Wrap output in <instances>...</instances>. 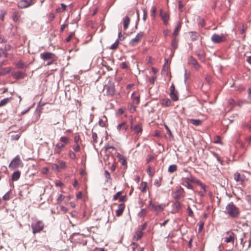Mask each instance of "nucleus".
I'll return each mask as SVG.
<instances>
[{"instance_id":"nucleus-40","label":"nucleus","mask_w":251,"mask_h":251,"mask_svg":"<svg viewBox=\"0 0 251 251\" xmlns=\"http://www.w3.org/2000/svg\"><path fill=\"white\" fill-rule=\"evenodd\" d=\"M190 34H191L190 36L192 40L195 41L198 39L199 36L196 32H191Z\"/></svg>"},{"instance_id":"nucleus-7","label":"nucleus","mask_w":251,"mask_h":251,"mask_svg":"<svg viewBox=\"0 0 251 251\" xmlns=\"http://www.w3.org/2000/svg\"><path fill=\"white\" fill-rule=\"evenodd\" d=\"M44 227V224L41 221H37L33 226H32V232L33 233H38L41 231Z\"/></svg>"},{"instance_id":"nucleus-5","label":"nucleus","mask_w":251,"mask_h":251,"mask_svg":"<svg viewBox=\"0 0 251 251\" xmlns=\"http://www.w3.org/2000/svg\"><path fill=\"white\" fill-rule=\"evenodd\" d=\"M211 40L212 42L215 44H219L224 42L226 40V35L223 34L221 35L214 34L211 36Z\"/></svg>"},{"instance_id":"nucleus-1","label":"nucleus","mask_w":251,"mask_h":251,"mask_svg":"<svg viewBox=\"0 0 251 251\" xmlns=\"http://www.w3.org/2000/svg\"><path fill=\"white\" fill-rule=\"evenodd\" d=\"M226 213L232 218L238 217L240 212L239 209L233 203L228 204L226 207Z\"/></svg>"},{"instance_id":"nucleus-51","label":"nucleus","mask_w":251,"mask_h":251,"mask_svg":"<svg viewBox=\"0 0 251 251\" xmlns=\"http://www.w3.org/2000/svg\"><path fill=\"white\" fill-rule=\"evenodd\" d=\"M122 192V191L118 192L114 196H113V200L116 201L118 198H120Z\"/></svg>"},{"instance_id":"nucleus-35","label":"nucleus","mask_w":251,"mask_h":251,"mask_svg":"<svg viewBox=\"0 0 251 251\" xmlns=\"http://www.w3.org/2000/svg\"><path fill=\"white\" fill-rule=\"evenodd\" d=\"M10 100H11V98H4L3 100H2L0 101V107L5 105L6 104H7L10 101Z\"/></svg>"},{"instance_id":"nucleus-31","label":"nucleus","mask_w":251,"mask_h":251,"mask_svg":"<svg viewBox=\"0 0 251 251\" xmlns=\"http://www.w3.org/2000/svg\"><path fill=\"white\" fill-rule=\"evenodd\" d=\"M147 187H148V183H147V182H142L141 184H140V189L141 190V191L142 192L145 193L147 191Z\"/></svg>"},{"instance_id":"nucleus-3","label":"nucleus","mask_w":251,"mask_h":251,"mask_svg":"<svg viewBox=\"0 0 251 251\" xmlns=\"http://www.w3.org/2000/svg\"><path fill=\"white\" fill-rule=\"evenodd\" d=\"M23 166V163L19 155H17L14 158L12 159L11 163L9 165V168L15 169Z\"/></svg>"},{"instance_id":"nucleus-52","label":"nucleus","mask_w":251,"mask_h":251,"mask_svg":"<svg viewBox=\"0 0 251 251\" xmlns=\"http://www.w3.org/2000/svg\"><path fill=\"white\" fill-rule=\"evenodd\" d=\"M92 139L94 143H97L98 142V136L96 133L93 132L92 131Z\"/></svg>"},{"instance_id":"nucleus-49","label":"nucleus","mask_w":251,"mask_h":251,"mask_svg":"<svg viewBox=\"0 0 251 251\" xmlns=\"http://www.w3.org/2000/svg\"><path fill=\"white\" fill-rule=\"evenodd\" d=\"M65 196L62 194H59L57 199V203H60L64 199Z\"/></svg>"},{"instance_id":"nucleus-15","label":"nucleus","mask_w":251,"mask_h":251,"mask_svg":"<svg viewBox=\"0 0 251 251\" xmlns=\"http://www.w3.org/2000/svg\"><path fill=\"white\" fill-rule=\"evenodd\" d=\"M131 129L134 131V133L137 135L141 134L143 131L142 126L141 124H139L135 126H131Z\"/></svg>"},{"instance_id":"nucleus-57","label":"nucleus","mask_w":251,"mask_h":251,"mask_svg":"<svg viewBox=\"0 0 251 251\" xmlns=\"http://www.w3.org/2000/svg\"><path fill=\"white\" fill-rule=\"evenodd\" d=\"M172 46L173 47L174 49H176L177 47V44L175 39H174L171 43Z\"/></svg>"},{"instance_id":"nucleus-62","label":"nucleus","mask_w":251,"mask_h":251,"mask_svg":"<svg viewBox=\"0 0 251 251\" xmlns=\"http://www.w3.org/2000/svg\"><path fill=\"white\" fill-rule=\"evenodd\" d=\"M80 140V137L79 135H75V137H74V142L75 143V144H78V142Z\"/></svg>"},{"instance_id":"nucleus-6","label":"nucleus","mask_w":251,"mask_h":251,"mask_svg":"<svg viewBox=\"0 0 251 251\" xmlns=\"http://www.w3.org/2000/svg\"><path fill=\"white\" fill-rule=\"evenodd\" d=\"M236 238L235 235L232 231H228L226 233V236L224 238V241L227 243H231L234 244V240Z\"/></svg>"},{"instance_id":"nucleus-54","label":"nucleus","mask_w":251,"mask_h":251,"mask_svg":"<svg viewBox=\"0 0 251 251\" xmlns=\"http://www.w3.org/2000/svg\"><path fill=\"white\" fill-rule=\"evenodd\" d=\"M147 173L148 175L151 177L153 176L154 173L151 171V167L150 166H148L147 168Z\"/></svg>"},{"instance_id":"nucleus-14","label":"nucleus","mask_w":251,"mask_h":251,"mask_svg":"<svg viewBox=\"0 0 251 251\" xmlns=\"http://www.w3.org/2000/svg\"><path fill=\"white\" fill-rule=\"evenodd\" d=\"M25 74L22 71H13L11 72V75L16 79H23L25 76Z\"/></svg>"},{"instance_id":"nucleus-38","label":"nucleus","mask_w":251,"mask_h":251,"mask_svg":"<svg viewBox=\"0 0 251 251\" xmlns=\"http://www.w3.org/2000/svg\"><path fill=\"white\" fill-rule=\"evenodd\" d=\"M119 44V41L118 40L116 41V42L109 47V49L112 50H116L118 48Z\"/></svg>"},{"instance_id":"nucleus-63","label":"nucleus","mask_w":251,"mask_h":251,"mask_svg":"<svg viewBox=\"0 0 251 251\" xmlns=\"http://www.w3.org/2000/svg\"><path fill=\"white\" fill-rule=\"evenodd\" d=\"M147 18V12L146 10H143V20L144 21H146Z\"/></svg>"},{"instance_id":"nucleus-56","label":"nucleus","mask_w":251,"mask_h":251,"mask_svg":"<svg viewBox=\"0 0 251 251\" xmlns=\"http://www.w3.org/2000/svg\"><path fill=\"white\" fill-rule=\"evenodd\" d=\"M7 40L4 38L2 35L0 34V43H5L7 42Z\"/></svg>"},{"instance_id":"nucleus-39","label":"nucleus","mask_w":251,"mask_h":251,"mask_svg":"<svg viewBox=\"0 0 251 251\" xmlns=\"http://www.w3.org/2000/svg\"><path fill=\"white\" fill-rule=\"evenodd\" d=\"M174 207L176 211H178L181 208V203H180V202L177 201L174 203Z\"/></svg>"},{"instance_id":"nucleus-32","label":"nucleus","mask_w":251,"mask_h":251,"mask_svg":"<svg viewBox=\"0 0 251 251\" xmlns=\"http://www.w3.org/2000/svg\"><path fill=\"white\" fill-rule=\"evenodd\" d=\"M189 122L191 124L198 126L201 124L202 121L199 119H190Z\"/></svg>"},{"instance_id":"nucleus-24","label":"nucleus","mask_w":251,"mask_h":251,"mask_svg":"<svg viewBox=\"0 0 251 251\" xmlns=\"http://www.w3.org/2000/svg\"><path fill=\"white\" fill-rule=\"evenodd\" d=\"M130 21V20L129 17L127 16H126L123 21L124 28L125 30H126L128 28Z\"/></svg>"},{"instance_id":"nucleus-21","label":"nucleus","mask_w":251,"mask_h":251,"mask_svg":"<svg viewBox=\"0 0 251 251\" xmlns=\"http://www.w3.org/2000/svg\"><path fill=\"white\" fill-rule=\"evenodd\" d=\"M188 180L193 182H194L198 185H200L202 189H203L204 191H205V186L204 184H202L200 180H196L194 178L191 177V178L188 177Z\"/></svg>"},{"instance_id":"nucleus-37","label":"nucleus","mask_w":251,"mask_h":251,"mask_svg":"<svg viewBox=\"0 0 251 251\" xmlns=\"http://www.w3.org/2000/svg\"><path fill=\"white\" fill-rule=\"evenodd\" d=\"M177 168L176 165H171L168 168V172L173 173L176 171Z\"/></svg>"},{"instance_id":"nucleus-42","label":"nucleus","mask_w":251,"mask_h":251,"mask_svg":"<svg viewBox=\"0 0 251 251\" xmlns=\"http://www.w3.org/2000/svg\"><path fill=\"white\" fill-rule=\"evenodd\" d=\"M16 65L17 68L20 69H23L26 67L25 64L24 63H23L22 61H19V62H18L16 64Z\"/></svg>"},{"instance_id":"nucleus-13","label":"nucleus","mask_w":251,"mask_h":251,"mask_svg":"<svg viewBox=\"0 0 251 251\" xmlns=\"http://www.w3.org/2000/svg\"><path fill=\"white\" fill-rule=\"evenodd\" d=\"M31 4V0H21L17 5L20 8H25L29 6Z\"/></svg>"},{"instance_id":"nucleus-64","label":"nucleus","mask_w":251,"mask_h":251,"mask_svg":"<svg viewBox=\"0 0 251 251\" xmlns=\"http://www.w3.org/2000/svg\"><path fill=\"white\" fill-rule=\"evenodd\" d=\"M187 210H188V211L189 215L190 216H191V217H193V215H194V213H193V212L192 210L191 209V208L190 207H188V208H187Z\"/></svg>"},{"instance_id":"nucleus-18","label":"nucleus","mask_w":251,"mask_h":251,"mask_svg":"<svg viewBox=\"0 0 251 251\" xmlns=\"http://www.w3.org/2000/svg\"><path fill=\"white\" fill-rule=\"evenodd\" d=\"M65 147L64 144H62L61 143H57L55 145V148L54 149V151L55 153L59 154L62 151V150Z\"/></svg>"},{"instance_id":"nucleus-9","label":"nucleus","mask_w":251,"mask_h":251,"mask_svg":"<svg viewBox=\"0 0 251 251\" xmlns=\"http://www.w3.org/2000/svg\"><path fill=\"white\" fill-rule=\"evenodd\" d=\"M106 94L107 96H113L115 92V86L113 83H108L105 86Z\"/></svg>"},{"instance_id":"nucleus-41","label":"nucleus","mask_w":251,"mask_h":251,"mask_svg":"<svg viewBox=\"0 0 251 251\" xmlns=\"http://www.w3.org/2000/svg\"><path fill=\"white\" fill-rule=\"evenodd\" d=\"M162 104L166 106H169L171 104V101L168 99H164L162 100Z\"/></svg>"},{"instance_id":"nucleus-27","label":"nucleus","mask_w":251,"mask_h":251,"mask_svg":"<svg viewBox=\"0 0 251 251\" xmlns=\"http://www.w3.org/2000/svg\"><path fill=\"white\" fill-rule=\"evenodd\" d=\"M59 141L62 143V144H64L65 146L70 143V139L66 136H62L60 138Z\"/></svg>"},{"instance_id":"nucleus-55","label":"nucleus","mask_w":251,"mask_h":251,"mask_svg":"<svg viewBox=\"0 0 251 251\" xmlns=\"http://www.w3.org/2000/svg\"><path fill=\"white\" fill-rule=\"evenodd\" d=\"M146 215V210L145 209H142L140 212L139 213V216L140 217H144Z\"/></svg>"},{"instance_id":"nucleus-59","label":"nucleus","mask_w":251,"mask_h":251,"mask_svg":"<svg viewBox=\"0 0 251 251\" xmlns=\"http://www.w3.org/2000/svg\"><path fill=\"white\" fill-rule=\"evenodd\" d=\"M6 12L4 10H1L0 11V18L1 19V20H3V18L4 17V15L5 14Z\"/></svg>"},{"instance_id":"nucleus-26","label":"nucleus","mask_w":251,"mask_h":251,"mask_svg":"<svg viewBox=\"0 0 251 251\" xmlns=\"http://www.w3.org/2000/svg\"><path fill=\"white\" fill-rule=\"evenodd\" d=\"M107 122V120L106 117L105 116H103V117L99 120V124L101 127H104L106 126Z\"/></svg>"},{"instance_id":"nucleus-60","label":"nucleus","mask_w":251,"mask_h":251,"mask_svg":"<svg viewBox=\"0 0 251 251\" xmlns=\"http://www.w3.org/2000/svg\"><path fill=\"white\" fill-rule=\"evenodd\" d=\"M120 66L122 69H127L128 67V65L126 62H122Z\"/></svg>"},{"instance_id":"nucleus-28","label":"nucleus","mask_w":251,"mask_h":251,"mask_svg":"<svg viewBox=\"0 0 251 251\" xmlns=\"http://www.w3.org/2000/svg\"><path fill=\"white\" fill-rule=\"evenodd\" d=\"M131 98L134 102L138 104L140 101V96L136 93H133L131 95Z\"/></svg>"},{"instance_id":"nucleus-58","label":"nucleus","mask_w":251,"mask_h":251,"mask_svg":"<svg viewBox=\"0 0 251 251\" xmlns=\"http://www.w3.org/2000/svg\"><path fill=\"white\" fill-rule=\"evenodd\" d=\"M164 126H165V128L166 129V130L167 131V133L169 134L170 136L172 137L173 136V134H172L171 130L169 128V127L166 125H165Z\"/></svg>"},{"instance_id":"nucleus-4","label":"nucleus","mask_w":251,"mask_h":251,"mask_svg":"<svg viewBox=\"0 0 251 251\" xmlns=\"http://www.w3.org/2000/svg\"><path fill=\"white\" fill-rule=\"evenodd\" d=\"M166 207L165 204H156L152 203V201H150L149 202V208L152 211H155L157 214L162 212Z\"/></svg>"},{"instance_id":"nucleus-53","label":"nucleus","mask_w":251,"mask_h":251,"mask_svg":"<svg viewBox=\"0 0 251 251\" xmlns=\"http://www.w3.org/2000/svg\"><path fill=\"white\" fill-rule=\"evenodd\" d=\"M214 143L216 144H222L221 142V137L219 136H217L214 140Z\"/></svg>"},{"instance_id":"nucleus-23","label":"nucleus","mask_w":251,"mask_h":251,"mask_svg":"<svg viewBox=\"0 0 251 251\" xmlns=\"http://www.w3.org/2000/svg\"><path fill=\"white\" fill-rule=\"evenodd\" d=\"M187 178H185L183 180L182 184L184 186L187 187L188 189H193V186L190 183H189V182H188V181H189V180H188Z\"/></svg>"},{"instance_id":"nucleus-50","label":"nucleus","mask_w":251,"mask_h":251,"mask_svg":"<svg viewBox=\"0 0 251 251\" xmlns=\"http://www.w3.org/2000/svg\"><path fill=\"white\" fill-rule=\"evenodd\" d=\"M73 150L75 152H78L80 150V147L78 144H75V145L73 146Z\"/></svg>"},{"instance_id":"nucleus-22","label":"nucleus","mask_w":251,"mask_h":251,"mask_svg":"<svg viewBox=\"0 0 251 251\" xmlns=\"http://www.w3.org/2000/svg\"><path fill=\"white\" fill-rule=\"evenodd\" d=\"M11 70L10 67L3 68L0 71V76H3L9 73Z\"/></svg>"},{"instance_id":"nucleus-30","label":"nucleus","mask_w":251,"mask_h":251,"mask_svg":"<svg viewBox=\"0 0 251 251\" xmlns=\"http://www.w3.org/2000/svg\"><path fill=\"white\" fill-rule=\"evenodd\" d=\"M20 18V14L19 12L18 11H14L12 15V20L15 22H17L19 21Z\"/></svg>"},{"instance_id":"nucleus-11","label":"nucleus","mask_w":251,"mask_h":251,"mask_svg":"<svg viewBox=\"0 0 251 251\" xmlns=\"http://www.w3.org/2000/svg\"><path fill=\"white\" fill-rule=\"evenodd\" d=\"M184 191L181 187H178L173 193L174 198L177 200L180 199L184 197Z\"/></svg>"},{"instance_id":"nucleus-29","label":"nucleus","mask_w":251,"mask_h":251,"mask_svg":"<svg viewBox=\"0 0 251 251\" xmlns=\"http://www.w3.org/2000/svg\"><path fill=\"white\" fill-rule=\"evenodd\" d=\"M41 113H42V108L39 107L37 109V110H36V111L34 113V115L36 116V120H35L34 122H36L39 119Z\"/></svg>"},{"instance_id":"nucleus-36","label":"nucleus","mask_w":251,"mask_h":251,"mask_svg":"<svg viewBox=\"0 0 251 251\" xmlns=\"http://www.w3.org/2000/svg\"><path fill=\"white\" fill-rule=\"evenodd\" d=\"M180 28H181V24L180 23H179L177 24V26L174 30V32L173 33L174 36H176L178 35V32L180 29Z\"/></svg>"},{"instance_id":"nucleus-45","label":"nucleus","mask_w":251,"mask_h":251,"mask_svg":"<svg viewBox=\"0 0 251 251\" xmlns=\"http://www.w3.org/2000/svg\"><path fill=\"white\" fill-rule=\"evenodd\" d=\"M58 165H59V168L60 169H64L66 167V163L64 161L59 160Z\"/></svg>"},{"instance_id":"nucleus-47","label":"nucleus","mask_w":251,"mask_h":251,"mask_svg":"<svg viewBox=\"0 0 251 251\" xmlns=\"http://www.w3.org/2000/svg\"><path fill=\"white\" fill-rule=\"evenodd\" d=\"M11 193V190L7 192L2 197L3 200L5 201H8L10 199V194Z\"/></svg>"},{"instance_id":"nucleus-20","label":"nucleus","mask_w":251,"mask_h":251,"mask_svg":"<svg viewBox=\"0 0 251 251\" xmlns=\"http://www.w3.org/2000/svg\"><path fill=\"white\" fill-rule=\"evenodd\" d=\"M143 233L141 230H138L136 231L133 236V240L138 241L141 239L143 236Z\"/></svg>"},{"instance_id":"nucleus-61","label":"nucleus","mask_w":251,"mask_h":251,"mask_svg":"<svg viewBox=\"0 0 251 251\" xmlns=\"http://www.w3.org/2000/svg\"><path fill=\"white\" fill-rule=\"evenodd\" d=\"M75 35V34L73 33H72L66 39V41L67 42H69L72 39L73 36H74Z\"/></svg>"},{"instance_id":"nucleus-16","label":"nucleus","mask_w":251,"mask_h":251,"mask_svg":"<svg viewBox=\"0 0 251 251\" xmlns=\"http://www.w3.org/2000/svg\"><path fill=\"white\" fill-rule=\"evenodd\" d=\"M128 128V125L126 122H123L122 123L118 125L117 128L119 132L125 133Z\"/></svg>"},{"instance_id":"nucleus-8","label":"nucleus","mask_w":251,"mask_h":251,"mask_svg":"<svg viewBox=\"0 0 251 251\" xmlns=\"http://www.w3.org/2000/svg\"><path fill=\"white\" fill-rule=\"evenodd\" d=\"M144 35L143 32L138 33L136 37L132 39L129 42L130 46L133 47L137 45L141 40Z\"/></svg>"},{"instance_id":"nucleus-12","label":"nucleus","mask_w":251,"mask_h":251,"mask_svg":"<svg viewBox=\"0 0 251 251\" xmlns=\"http://www.w3.org/2000/svg\"><path fill=\"white\" fill-rule=\"evenodd\" d=\"M188 64L192 66L196 70H198L200 68V65L197 61L192 56H190L188 59Z\"/></svg>"},{"instance_id":"nucleus-43","label":"nucleus","mask_w":251,"mask_h":251,"mask_svg":"<svg viewBox=\"0 0 251 251\" xmlns=\"http://www.w3.org/2000/svg\"><path fill=\"white\" fill-rule=\"evenodd\" d=\"M68 156H69V157L72 159H73V160H75L76 159V155L75 154V153L74 152H73L71 150H70L69 151V152H68Z\"/></svg>"},{"instance_id":"nucleus-19","label":"nucleus","mask_w":251,"mask_h":251,"mask_svg":"<svg viewBox=\"0 0 251 251\" xmlns=\"http://www.w3.org/2000/svg\"><path fill=\"white\" fill-rule=\"evenodd\" d=\"M234 179L236 181H243L245 179V177L243 175H240V174L236 173L234 175Z\"/></svg>"},{"instance_id":"nucleus-2","label":"nucleus","mask_w":251,"mask_h":251,"mask_svg":"<svg viewBox=\"0 0 251 251\" xmlns=\"http://www.w3.org/2000/svg\"><path fill=\"white\" fill-rule=\"evenodd\" d=\"M41 57L45 61H48L47 65L49 66L53 63L54 61L56 60V56L51 52H43L41 54Z\"/></svg>"},{"instance_id":"nucleus-33","label":"nucleus","mask_w":251,"mask_h":251,"mask_svg":"<svg viewBox=\"0 0 251 251\" xmlns=\"http://www.w3.org/2000/svg\"><path fill=\"white\" fill-rule=\"evenodd\" d=\"M156 7L155 6H152L151 10V16L153 19H155L156 17Z\"/></svg>"},{"instance_id":"nucleus-46","label":"nucleus","mask_w":251,"mask_h":251,"mask_svg":"<svg viewBox=\"0 0 251 251\" xmlns=\"http://www.w3.org/2000/svg\"><path fill=\"white\" fill-rule=\"evenodd\" d=\"M20 136H21L20 133H19L18 134H14L12 135L11 136V140L17 141L19 139Z\"/></svg>"},{"instance_id":"nucleus-34","label":"nucleus","mask_w":251,"mask_h":251,"mask_svg":"<svg viewBox=\"0 0 251 251\" xmlns=\"http://www.w3.org/2000/svg\"><path fill=\"white\" fill-rule=\"evenodd\" d=\"M170 96L174 101H177L178 99L177 93L176 91L173 92H170Z\"/></svg>"},{"instance_id":"nucleus-17","label":"nucleus","mask_w":251,"mask_h":251,"mask_svg":"<svg viewBox=\"0 0 251 251\" xmlns=\"http://www.w3.org/2000/svg\"><path fill=\"white\" fill-rule=\"evenodd\" d=\"M125 208V204L124 203H121L118 205V209L116 211V215L117 217L121 216L124 211Z\"/></svg>"},{"instance_id":"nucleus-44","label":"nucleus","mask_w":251,"mask_h":251,"mask_svg":"<svg viewBox=\"0 0 251 251\" xmlns=\"http://www.w3.org/2000/svg\"><path fill=\"white\" fill-rule=\"evenodd\" d=\"M7 57V53L4 50V49L2 48H0V57H5L6 58Z\"/></svg>"},{"instance_id":"nucleus-48","label":"nucleus","mask_w":251,"mask_h":251,"mask_svg":"<svg viewBox=\"0 0 251 251\" xmlns=\"http://www.w3.org/2000/svg\"><path fill=\"white\" fill-rule=\"evenodd\" d=\"M248 103L249 102L246 100H239L237 102H236V105H238L239 106H241L243 104Z\"/></svg>"},{"instance_id":"nucleus-10","label":"nucleus","mask_w":251,"mask_h":251,"mask_svg":"<svg viewBox=\"0 0 251 251\" xmlns=\"http://www.w3.org/2000/svg\"><path fill=\"white\" fill-rule=\"evenodd\" d=\"M159 15L161 18L163 22V24L165 25H167L168 24V22L170 20V14L168 12H164L163 10L161 9L160 10Z\"/></svg>"},{"instance_id":"nucleus-25","label":"nucleus","mask_w":251,"mask_h":251,"mask_svg":"<svg viewBox=\"0 0 251 251\" xmlns=\"http://www.w3.org/2000/svg\"><path fill=\"white\" fill-rule=\"evenodd\" d=\"M20 175H21L20 172H19V171L14 172L12 175V177H11L12 180L13 181L18 180L20 177Z\"/></svg>"}]
</instances>
